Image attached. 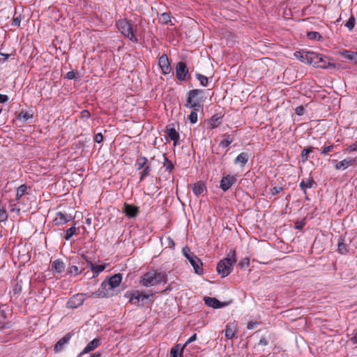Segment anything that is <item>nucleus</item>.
<instances>
[{"label":"nucleus","mask_w":357,"mask_h":357,"mask_svg":"<svg viewBox=\"0 0 357 357\" xmlns=\"http://www.w3.org/2000/svg\"><path fill=\"white\" fill-rule=\"evenodd\" d=\"M167 282V275L165 272L157 270H151L145 273L139 280V284L145 287L165 284Z\"/></svg>","instance_id":"obj_1"},{"label":"nucleus","mask_w":357,"mask_h":357,"mask_svg":"<svg viewBox=\"0 0 357 357\" xmlns=\"http://www.w3.org/2000/svg\"><path fill=\"white\" fill-rule=\"evenodd\" d=\"M236 252L234 250L229 251L227 257L220 260L217 265V272L221 275L222 278H225L233 270V266L236 261Z\"/></svg>","instance_id":"obj_2"},{"label":"nucleus","mask_w":357,"mask_h":357,"mask_svg":"<svg viewBox=\"0 0 357 357\" xmlns=\"http://www.w3.org/2000/svg\"><path fill=\"white\" fill-rule=\"evenodd\" d=\"M125 296L129 298V302L132 304L137 306H144L146 303H147L148 301L152 302V301L150 300V298L153 296V294H147L136 290L131 292L128 291L125 294Z\"/></svg>","instance_id":"obj_3"},{"label":"nucleus","mask_w":357,"mask_h":357,"mask_svg":"<svg viewBox=\"0 0 357 357\" xmlns=\"http://www.w3.org/2000/svg\"><path fill=\"white\" fill-rule=\"evenodd\" d=\"M182 252L183 255L188 259L189 262L193 266L195 272L198 275H202L204 270L201 260L191 252L188 247L183 248Z\"/></svg>","instance_id":"obj_4"},{"label":"nucleus","mask_w":357,"mask_h":357,"mask_svg":"<svg viewBox=\"0 0 357 357\" xmlns=\"http://www.w3.org/2000/svg\"><path fill=\"white\" fill-rule=\"evenodd\" d=\"M203 91L200 89H192L188 93L187 103L185 107L195 110H198L201 107V101L198 96L202 93Z\"/></svg>","instance_id":"obj_5"},{"label":"nucleus","mask_w":357,"mask_h":357,"mask_svg":"<svg viewBox=\"0 0 357 357\" xmlns=\"http://www.w3.org/2000/svg\"><path fill=\"white\" fill-rule=\"evenodd\" d=\"M118 29L130 40L137 42V39L133 33L132 25L126 20H119L116 22Z\"/></svg>","instance_id":"obj_6"},{"label":"nucleus","mask_w":357,"mask_h":357,"mask_svg":"<svg viewBox=\"0 0 357 357\" xmlns=\"http://www.w3.org/2000/svg\"><path fill=\"white\" fill-rule=\"evenodd\" d=\"M176 75L179 81H185L188 77H190L188 68L184 62L179 61L176 64Z\"/></svg>","instance_id":"obj_7"},{"label":"nucleus","mask_w":357,"mask_h":357,"mask_svg":"<svg viewBox=\"0 0 357 357\" xmlns=\"http://www.w3.org/2000/svg\"><path fill=\"white\" fill-rule=\"evenodd\" d=\"M121 280L122 275L121 273L115 274L109 278L107 282H103L101 284V287L107 290L114 289L119 286L120 283L121 282Z\"/></svg>","instance_id":"obj_8"},{"label":"nucleus","mask_w":357,"mask_h":357,"mask_svg":"<svg viewBox=\"0 0 357 357\" xmlns=\"http://www.w3.org/2000/svg\"><path fill=\"white\" fill-rule=\"evenodd\" d=\"M314 53L313 52L301 50L296 51L294 56L303 63L312 64L314 63Z\"/></svg>","instance_id":"obj_9"},{"label":"nucleus","mask_w":357,"mask_h":357,"mask_svg":"<svg viewBox=\"0 0 357 357\" xmlns=\"http://www.w3.org/2000/svg\"><path fill=\"white\" fill-rule=\"evenodd\" d=\"M236 175L227 174L224 176L220 181V188L224 192H226L236 183Z\"/></svg>","instance_id":"obj_10"},{"label":"nucleus","mask_w":357,"mask_h":357,"mask_svg":"<svg viewBox=\"0 0 357 357\" xmlns=\"http://www.w3.org/2000/svg\"><path fill=\"white\" fill-rule=\"evenodd\" d=\"M84 299H85L84 294H75L67 302L66 307L68 308H70V309L77 308L83 304Z\"/></svg>","instance_id":"obj_11"},{"label":"nucleus","mask_w":357,"mask_h":357,"mask_svg":"<svg viewBox=\"0 0 357 357\" xmlns=\"http://www.w3.org/2000/svg\"><path fill=\"white\" fill-rule=\"evenodd\" d=\"M326 57L324 56V55L314 52V63L312 64L314 65V66L317 68L326 69L331 66V63L329 62H326Z\"/></svg>","instance_id":"obj_12"},{"label":"nucleus","mask_w":357,"mask_h":357,"mask_svg":"<svg viewBox=\"0 0 357 357\" xmlns=\"http://www.w3.org/2000/svg\"><path fill=\"white\" fill-rule=\"evenodd\" d=\"M159 66L165 75L169 74L171 70V65L169 59L166 54H162L158 61Z\"/></svg>","instance_id":"obj_13"},{"label":"nucleus","mask_w":357,"mask_h":357,"mask_svg":"<svg viewBox=\"0 0 357 357\" xmlns=\"http://www.w3.org/2000/svg\"><path fill=\"white\" fill-rule=\"evenodd\" d=\"M101 344V339L100 338H95L91 342H89L86 346L84 347V349L82 350V351L78 355L77 357H80L84 354L89 353L93 350H95L96 348H98Z\"/></svg>","instance_id":"obj_14"},{"label":"nucleus","mask_w":357,"mask_h":357,"mask_svg":"<svg viewBox=\"0 0 357 357\" xmlns=\"http://www.w3.org/2000/svg\"><path fill=\"white\" fill-rule=\"evenodd\" d=\"M355 161L356 160L354 158H346L340 162H337V160H333V162L335 163V168L337 170H344L349 167L354 165Z\"/></svg>","instance_id":"obj_15"},{"label":"nucleus","mask_w":357,"mask_h":357,"mask_svg":"<svg viewBox=\"0 0 357 357\" xmlns=\"http://www.w3.org/2000/svg\"><path fill=\"white\" fill-rule=\"evenodd\" d=\"M71 337L72 335L70 333L65 335L54 345V351L57 353L61 351L63 349L64 347L69 343Z\"/></svg>","instance_id":"obj_16"},{"label":"nucleus","mask_w":357,"mask_h":357,"mask_svg":"<svg viewBox=\"0 0 357 357\" xmlns=\"http://www.w3.org/2000/svg\"><path fill=\"white\" fill-rule=\"evenodd\" d=\"M72 220L73 218L71 215L59 211L56 213L54 222L56 225H62L71 221Z\"/></svg>","instance_id":"obj_17"},{"label":"nucleus","mask_w":357,"mask_h":357,"mask_svg":"<svg viewBox=\"0 0 357 357\" xmlns=\"http://www.w3.org/2000/svg\"><path fill=\"white\" fill-rule=\"evenodd\" d=\"M123 212L129 218H135L139 213V208L137 206L125 204L123 207Z\"/></svg>","instance_id":"obj_18"},{"label":"nucleus","mask_w":357,"mask_h":357,"mask_svg":"<svg viewBox=\"0 0 357 357\" xmlns=\"http://www.w3.org/2000/svg\"><path fill=\"white\" fill-rule=\"evenodd\" d=\"M204 300L206 305L215 309L220 308L225 305L213 297L205 296Z\"/></svg>","instance_id":"obj_19"},{"label":"nucleus","mask_w":357,"mask_h":357,"mask_svg":"<svg viewBox=\"0 0 357 357\" xmlns=\"http://www.w3.org/2000/svg\"><path fill=\"white\" fill-rule=\"evenodd\" d=\"M87 262L91 271H93V278L97 277L106 268V266L105 264L95 265L91 261H87Z\"/></svg>","instance_id":"obj_20"},{"label":"nucleus","mask_w":357,"mask_h":357,"mask_svg":"<svg viewBox=\"0 0 357 357\" xmlns=\"http://www.w3.org/2000/svg\"><path fill=\"white\" fill-rule=\"evenodd\" d=\"M236 333V328L234 324H227L225 330V336L227 339L231 340Z\"/></svg>","instance_id":"obj_21"},{"label":"nucleus","mask_w":357,"mask_h":357,"mask_svg":"<svg viewBox=\"0 0 357 357\" xmlns=\"http://www.w3.org/2000/svg\"><path fill=\"white\" fill-rule=\"evenodd\" d=\"M249 160V155L247 153L242 152L237 155L234 160L235 164H240L241 167H244Z\"/></svg>","instance_id":"obj_22"},{"label":"nucleus","mask_w":357,"mask_h":357,"mask_svg":"<svg viewBox=\"0 0 357 357\" xmlns=\"http://www.w3.org/2000/svg\"><path fill=\"white\" fill-rule=\"evenodd\" d=\"M52 268L53 271L61 273L65 270V264L61 259H56L52 262Z\"/></svg>","instance_id":"obj_23"},{"label":"nucleus","mask_w":357,"mask_h":357,"mask_svg":"<svg viewBox=\"0 0 357 357\" xmlns=\"http://www.w3.org/2000/svg\"><path fill=\"white\" fill-rule=\"evenodd\" d=\"M166 133L168 137L174 142V144L179 139V134L176 132L175 128L172 127L167 126L166 128Z\"/></svg>","instance_id":"obj_24"},{"label":"nucleus","mask_w":357,"mask_h":357,"mask_svg":"<svg viewBox=\"0 0 357 357\" xmlns=\"http://www.w3.org/2000/svg\"><path fill=\"white\" fill-rule=\"evenodd\" d=\"M316 185L314 181L312 178H307L306 180H302L300 183V187L301 190L306 194L307 188H312Z\"/></svg>","instance_id":"obj_25"},{"label":"nucleus","mask_w":357,"mask_h":357,"mask_svg":"<svg viewBox=\"0 0 357 357\" xmlns=\"http://www.w3.org/2000/svg\"><path fill=\"white\" fill-rule=\"evenodd\" d=\"M349 245L344 242L342 238H340L337 243V251L341 255H346L349 252Z\"/></svg>","instance_id":"obj_26"},{"label":"nucleus","mask_w":357,"mask_h":357,"mask_svg":"<svg viewBox=\"0 0 357 357\" xmlns=\"http://www.w3.org/2000/svg\"><path fill=\"white\" fill-rule=\"evenodd\" d=\"M205 189V185L202 182L195 183L192 185V191L197 197L199 196Z\"/></svg>","instance_id":"obj_27"},{"label":"nucleus","mask_w":357,"mask_h":357,"mask_svg":"<svg viewBox=\"0 0 357 357\" xmlns=\"http://www.w3.org/2000/svg\"><path fill=\"white\" fill-rule=\"evenodd\" d=\"M33 112L22 110L17 115V119L24 123L29 119H33Z\"/></svg>","instance_id":"obj_28"},{"label":"nucleus","mask_w":357,"mask_h":357,"mask_svg":"<svg viewBox=\"0 0 357 357\" xmlns=\"http://www.w3.org/2000/svg\"><path fill=\"white\" fill-rule=\"evenodd\" d=\"M184 347H181L180 344H176L171 349L170 357H183L182 353Z\"/></svg>","instance_id":"obj_29"},{"label":"nucleus","mask_w":357,"mask_h":357,"mask_svg":"<svg viewBox=\"0 0 357 357\" xmlns=\"http://www.w3.org/2000/svg\"><path fill=\"white\" fill-rule=\"evenodd\" d=\"M27 186L24 184L21 185L17 188L15 200L20 203V199L26 194Z\"/></svg>","instance_id":"obj_30"},{"label":"nucleus","mask_w":357,"mask_h":357,"mask_svg":"<svg viewBox=\"0 0 357 357\" xmlns=\"http://www.w3.org/2000/svg\"><path fill=\"white\" fill-rule=\"evenodd\" d=\"M342 55L349 60L352 61L354 63L357 64V52L347 51L345 50L342 53Z\"/></svg>","instance_id":"obj_31"},{"label":"nucleus","mask_w":357,"mask_h":357,"mask_svg":"<svg viewBox=\"0 0 357 357\" xmlns=\"http://www.w3.org/2000/svg\"><path fill=\"white\" fill-rule=\"evenodd\" d=\"M6 314L4 310L0 311V330L10 328V324L8 322H6Z\"/></svg>","instance_id":"obj_32"},{"label":"nucleus","mask_w":357,"mask_h":357,"mask_svg":"<svg viewBox=\"0 0 357 357\" xmlns=\"http://www.w3.org/2000/svg\"><path fill=\"white\" fill-rule=\"evenodd\" d=\"M223 137L225 138L220 142V146L227 148L233 142L234 138L227 135H224Z\"/></svg>","instance_id":"obj_33"},{"label":"nucleus","mask_w":357,"mask_h":357,"mask_svg":"<svg viewBox=\"0 0 357 357\" xmlns=\"http://www.w3.org/2000/svg\"><path fill=\"white\" fill-rule=\"evenodd\" d=\"M312 151V147L303 149L301 157L303 162H306L309 158V154Z\"/></svg>","instance_id":"obj_34"},{"label":"nucleus","mask_w":357,"mask_h":357,"mask_svg":"<svg viewBox=\"0 0 357 357\" xmlns=\"http://www.w3.org/2000/svg\"><path fill=\"white\" fill-rule=\"evenodd\" d=\"M221 121L220 118L216 117L215 116H213L211 120L208 122L209 127L211 129H214L220 126Z\"/></svg>","instance_id":"obj_35"},{"label":"nucleus","mask_w":357,"mask_h":357,"mask_svg":"<svg viewBox=\"0 0 357 357\" xmlns=\"http://www.w3.org/2000/svg\"><path fill=\"white\" fill-rule=\"evenodd\" d=\"M147 162V158L144 156L139 157L136 162V165L137 166V169H141L146 167V164Z\"/></svg>","instance_id":"obj_36"},{"label":"nucleus","mask_w":357,"mask_h":357,"mask_svg":"<svg viewBox=\"0 0 357 357\" xmlns=\"http://www.w3.org/2000/svg\"><path fill=\"white\" fill-rule=\"evenodd\" d=\"M22 291V280H17L13 288L14 294H20Z\"/></svg>","instance_id":"obj_37"},{"label":"nucleus","mask_w":357,"mask_h":357,"mask_svg":"<svg viewBox=\"0 0 357 357\" xmlns=\"http://www.w3.org/2000/svg\"><path fill=\"white\" fill-rule=\"evenodd\" d=\"M196 77L199 81L200 84L203 86H207L208 83V79L206 76L199 73H196Z\"/></svg>","instance_id":"obj_38"},{"label":"nucleus","mask_w":357,"mask_h":357,"mask_svg":"<svg viewBox=\"0 0 357 357\" xmlns=\"http://www.w3.org/2000/svg\"><path fill=\"white\" fill-rule=\"evenodd\" d=\"M76 227L73 226L66 230V235L64 236L65 240L69 241L72 236L75 234Z\"/></svg>","instance_id":"obj_39"},{"label":"nucleus","mask_w":357,"mask_h":357,"mask_svg":"<svg viewBox=\"0 0 357 357\" xmlns=\"http://www.w3.org/2000/svg\"><path fill=\"white\" fill-rule=\"evenodd\" d=\"M160 21L162 24H166L169 23L171 21V16L169 15V13H163L161 14V15L160 17Z\"/></svg>","instance_id":"obj_40"},{"label":"nucleus","mask_w":357,"mask_h":357,"mask_svg":"<svg viewBox=\"0 0 357 357\" xmlns=\"http://www.w3.org/2000/svg\"><path fill=\"white\" fill-rule=\"evenodd\" d=\"M151 169V168L149 165H146L145 167H144V169L141 172L140 181H143L145 177L149 175Z\"/></svg>","instance_id":"obj_41"},{"label":"nucleus","mask_w":357,"mask_h":357,"mask_svg":"<svg viewBox=\"0 0 357 357\" xmlns=\"http://www.w3.org/2000/svg\"><path fill=\"white\" fill-rule=\"evenodd\" d=\"M307 36L312 40H320L321 38V34L319 32L311 31L307 33Z\"/></svg>","instance_id":"obj_42"},{"label":"nucleus","mask_w":357,"mask_h":357,"mask_svg":"<svg viewBox=\"0 0 357 357\" xmlns=\"http://www.w3.org/2000/svg\"><path fill=\"white\" fill-rule=\"evenodd\" d=\"M197 110L193 109L190 115L188 116V119L192 123H195L197 121Z\"/></svg>","instance_id":"obj_43"},{"label":"nucleus","mask_w":357,"mask_h":357,"mask_svg":"<svg viewBox=\"0 0 357 357\" xmlns=\"http://www.w3.org/2000/svg\"><path fill=\"white\" fill-rule=\"evenodd\" d=\"M164 167L166 168L167 171L171 172L174 168V165L170 160H169L166 157H165Z\"/></svg>","instance_id":"obj_44"},{"label":"nucleus","mask_w":357,"mask_h":357,"mask_svg":"<svg viewBox=\"0 0 357 357\" xmlns=\"http://www.w3.org/2000/svg\"><path fill=\"white\" fill-rule=\"evenodd\" d=\"M355 24V19L354 17H351L347 22L345 23V26L347 27L349 30H351Z\"/></svg>","instance_id":"obj_45"},{"label":"nucleus","mask_w":357,"mask_h":357,"mask_svg":"<svg viewBox=\"0 0 357 357\" xmlns=\"http://www.w3.org/2000/svg\"><path fill=\"white\" fill-rule=\"evenodd\" d=\"M239 266L241 268H247V267H248L250 266V259H249V258L245 257V258L243 259L239 262Z\"/></svg>","instance_id":"obj_46"},{"label":"nucleus","mask_w":357,"mask_h":357,"mask_svg":"<svg viewBox=\"0 0 357 357\" xmlns=\"http://www.w3.org/2000/svg\"><path fill=\"white\" fill-rule=\"evenodd\" d=\"M334 145H331L328 146H324L321 150V153L324 155H327L329 152L332 151L334 149Z\"/></svg>","instance_id":"obj_47"},{"label":"nucleus","mask_w":357,"mask_h":357,"mask_svg":"<svg viewBox=\"0 0 357 357\" xmlns=\"http://www.w3.org/2000/svg\"><path fill=\"white\" fill-rule=\"evenodd\" d=\"M77 75V73H75L74 71H69L66 73V77L68 79H76Z\"/></svg>","instance_id":"obj_48"},{"label":"nucleus","mask_w":357,"mask_h":357,"mask_svg":"<svg viewBox=\"0 0 357 357\" xmlns=\"http://www.w3.org/2000/svg\"><path fill=\"white\" fill-rule=\"evenodd\" d=\"M7 218L6 211L0 206V222L5 220Z\"/></svg>","instance_id":"obj_49"},{"label":"nucleus","mask_w":357,"mask_h":357,"mask_svg":"<svg viewBox=\"0 0 357 357\" xmlns=\"http://www.w3.org/2000/svg\"><path fill=\"white\" fill-rule=\"evenodd\" d=\"M282 187L275 186L271 189V192L273 195H275L280 193L282 191Z\"/></svg>","instance_id":"obj_50"},{"label":"nucleus","mask_w":357,"mask_h":357,"mask_svg":"<svg viewBox=\"0 0 357 357\" xmlns=\"http://www.w3.org/2000/svg\"><path fill=\"white\" fill-rule=\"evenodd\" d=\"M21 20L22 19L20 16L14 17L13 20L12 25L19 26L20 25Z\"/></svg>","instance_id":"obj_51"},{"label":"nucleus","mask_w":357,"mask_h":357,"mask_svg":"<svg viewBox=\"0 0 357 357\" xmlns=\"http://www.w3.org/2000/svg\"><path fill=\"white\" fill-rule=\"evenodd\" d=\"M305 108L303 106H298L296 108V114L298 116H301L304 114Z\"/></svg>","instance_id":"obj_52"},{"label":"nucleus","mask_w":357,"mask_h":357,"mask_svg":"<svg viewBox=\"0 0 357 357\" xmlns=\"http://www.w3.org/2000/svg\"><path fill=\"white\" fill-rule=\"evenodd\" d=\"M197 339V334H193L185 342V344L183 347H186L188 344L195 341Z\"/></svg>","instance_id":"obj_53"},{"label":"nucleus","mask_w":357,"mask_h":357,"mask_svg":"<svg viewBox=\"0 0 357 357\" xmlns=\"http://www.w3.org/2000/svg\"><path fill=\"white\" fill-rule=\"evenodd\" d=\"M94 140L97 142V143H100L102 142L103 140V136L102 135V133H98L95 135V137H94Z\"/></svg>","instance_id":"obj_54"},{"label":"nucleus","mask_w":357,"mask_h":357,"mask_svg":"<svg viewBox=\"0 0 357 357\" xmlns=\"http://www.w3.org/2000/svg\"><path fill=\"white\" fill-rule=\"evenodd\" d=\"M9 56L10 55L8 54L0 53V62H5L8 59Z\"/></svg>","instance_id":"obj_55"},{"label":"nucleus","mask_w":357,"mask_h":357,"mask_svg":"<svg viewBox=\"0 0 357 357\" xmlns=\"http://www.w3.org/2000/svg\"><path fill=\"white\" fill-rule=\"evenodd\" d=\"M8 100V97L4 94H0V103L6 102Z\"/></svg>","instance_id":"obj_56"},{"label":"nucleus","mask_w":357,"mask_h":357,"mask_svg":"<svg viewBox=\"0 0 357 357\" xmlns=\"http://www.w3.org/2000/svg\"><path fill=\"white\" fill-rule=\"evenodd\" d=\"M70 273L77 274L79 273V268L77 266H73L70 268Z\"/></svg>","instance_id":"obj_57"},{"label":"nucleus","mask_w":357,"mask_h":357,"mask_svg":"<svg viewBox=\"0 0 357 357\" xmlns=\"http://www.w3.org/2000/svg\"><path fill=\"white\" fill-rule=\"evenodd\" d=\"M350 341L354 344H357V330L354 332V336L351 337Z\"/></svg>","instance_id":"obj_58"},{"label":"nucleus","mask_w":357,"mask_h":357,"mask_svg":"<svg viewBox=\"0 0 357 357\" xmlns=\"http://www.w3.org/2000/svg\"><path fill=\"white\" fill-rule=\"evenodd\" d=\"M267 344L268 340L265 337H262L259 342V345L266 346Z\"/></svg>","instance_id":"obj_59"},{"label":"nucleus","mask_w":357,"mask_h":357,"mask_svg":"<svg viewBox=\"0 0 357 357\" xmlns=\"http://www.w3.org/2000/svg\"><path fill=\"white\" fill-rule=\"evenodd\" d=\"M167 240L168 241L169 247L174 248L175 244H174L173 239L171 237H167Z\"/></svg>","instance_id":"obj_60"},{"label":"nucleus","mask_w":357,"mask_h":357,"mask_svg":"<svg viewBox=\"0 0 357 357\" xmlns=\"http://www.w3.org/2000/svg\"><path fill=\"white\" fill-rule=\"evenodd\" d=\"M257 324L255 322H250V323H248L247 328L248 329H253V328H255V327L256 326Z\"/></svg>","instance_id":"obj_61"},{"label":"nucleus","mask_w":357,"mask_h":357,"mask_svg":"<svg viewBox=\"0 0 357 357\" xmlns=\"http://www.w3.org/2000/svg\"><path fill=\"white\" fill-rule=\"evenodd\" d=\"M351 151H357V142L350 146Z\"/></svg>","instance_id":"obj_62"},{"label":"nucleus","mask_w":357,"mask_h":357,"mask_svg":"<svg viewBox=\"0 0 357 357\" xmlns=\"http://www.w3.org/2000/svg\"><path fill=\"white\" fill-rule=\"evenodd\" d=\"M101 354L99 351L94 353L91 357H101Z\"/></svg>","instance_id":"obj_63"},{"label":"nucleus","mask_w":357,"mask_h":357,"mask_svg":"<svg viewBox=\"0 0 357 357\" xmlns=\"http://www.w3.org/2000/svg\"><path fill=\"white\" fill-rule=\"evenodd\" d=\"M86 223L87 225H91V219H90V218H87V219L86 220Z\"/></svg>","instance_id":"obj_64"}]
</instances>
